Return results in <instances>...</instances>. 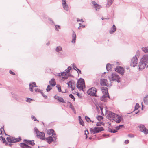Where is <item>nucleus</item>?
<instances>
[{
  "label": "nucleus",
  "instance_id": "obj_1",
  "mask_svg": "<svg viewBox=\"0 0 148 148\" xmlns=\"http://www.w3.org/2000/svg\"><path fill=\"white\" fill-rule=\"evenodd\" d=\"M148 62V56L144 55L140 60L139 65V69L141 70L144 69Z\"/></svg>",
  "mask_w": 148,
  "mask_h": 148
},
{
  "label": "nucleus",
  "instance_id": "obj_2",
  "mask_svg": "<svg viewBox=\"0 0 148 148\" xmlns=\"http://www.w3.org/2000/svg\"><path fill=\"white\" fill-rule=\"evenodd\" d=\"M76 86L79 90H82L85 87L84 80L82 78L79 79L77 82Z\"/></svg>",
  "mask_w": 148,
  "mask_h": 148
},
{
  "label": "nucleus",
  "instance_id": "obj_3",
  "mask_svg": "<svg viewBox=\"0 0 148 148\" xmlns=\"http://www.w3.org/2000/svg\"><path fill=\"white\" fill-rule=\"evenodd\" d=\"M109 79L110 81H115L119 82L120 77L114 73H110L108 76Z\"/></svg>",
  "mask_w": 148,
  "mask_h": 148
},
{
  "label": "nucleus",
  "instance_id": "obj_4",
  "mask_svg": "<svg viewBox=\"0 0 148 148\" xmlns=\"http://www.w3.org/2000/svg\"><path fill=\"white\" fill-rule=\"evenodd\" d=\"M103 130V128L101 127L92 128L90 129V132L92 134L99 133Z\"/></svg>",
  "mask_w": 148,
  "mask_h": 148
},
{
  "label": "nucleus",
  "instance_id": "obj_5",
  "mask_svg": "<svg viewBox=\"0 0 148 148\" xmlns=\"http://www.w3.org/2000/svg\"><path fill=\"white\" fill-rule=\"evenodd\" d=\"M7 140L9 142L16 143L20 141L21 140V138L20 137L18 138H15L14 137L10 136L7 137Z\"/></svg>",
  "mask_w": 148,
  "mask_h": 148
},
{
  "label": "nucleus",
  "instance_id": "obj_6",
  "mask_svg": "<svg viewBox=\"0 0 148 148\" xmlns=\"http://www.w3.org/2000/svg\"><path fill=\"white\" fill-rule=\"evenodd\" d=\"M68 73H66L65 72L61 73L58 74V75L60 77V78L62 80H64L68 78Z\"/></svg>",
  "mask_w": 148,
  "mask_h": 148
},
{
  "label": "nucleus",
  "instance_id": "obj_7",
  "mask_svg": "<svg viewBox=\"0 0 148 148\" xmlns=\"http://www.w3.org/2000/svg\"><path fill=\"white\" fill-rule=\"evenodd\" d=\"M87 93L88 95L92 96H96V89L94 87H92L87 91Z\"/></svg>",
  "mask_w": 148,
  "mask_h": 148
},
{
  "label": "nucleus",
  "instance_id": "obj_8",
  "mask_svg": "<svg viewBox=\"0 0 148 148\" xmlns=\"http://www.w3.org/2000/svg\"><path fill=\"white\" fill-rule=\"evenodd\" d=\"M35 132L37 134V137L40 139L45 140V134L43 132H40L38 130L36 129Z\"/></svg>",
  "mask_w": 148,
  "mask_h": 148
},
{
  "label": "nucleus",
  "instance_id": "obj_9",
  "mask_svg": "<svg viewBox=\"0 0 148 148\" xmlns=\"http://www.w3.org/2000/svg\"><path fill=\"white\" fill-rule=\"evenodd\" d=\"M67 84L68 86L70 87L72 90H73L75 88V82L73 80H72L69 81Z\"/></svg>",
  "mask_w": 148,
  "mask_h": 148
},
{
  "label": "nucleus",
  "instance_id": "obj_10",
  "mask_svg": "<svg viewBox=\"0 0 148 148\" xmlns=\"http://www.w3.org/2000/svg\"><path fill=\"white\" fill-rule=\"evenodd\" d=\"M138 59L136 56L133 57L132 59L130 65L134 67L137 65Z\"/></svg>",
  "mask_w": 148,
  "mask_h": 148
},
{
  "label": "nucleus",
  "instance_id": "obj_11",
  "mask_svg": "<svg viewBox=\"0 0 148 148\" xmlns=\"http://www.w3.org/2000/svg\"><path fill=\"white\" fill-rule=\"evenodd\" d=\"M116 114L110 111L108 112L107 115V118L110 120H113Z\"/></svg>",
  "mask_w": 148,
  "mask_h": 148
},
{
  "label": "nucleus",
  "instance_id": "obj_12",
  "mask_svg": "<svg viewBox=\"0 0 148 148\" xmlns=\"http://www.w3.org/2000/svg\"><path fill=\"white\" fill-rule=\"evenodd\" d=\"M116 71L118 72L119 73L123 75L124 72V69L123 67L121 66H117L115 69Z\"/></svg>",
  "mask_w": 148,
  "mask_h": 148
},
{
  "label": "nucleus",
  "instance_id": "obj_13",
  "mask_svg": "<svg viewBox=\"0 0 148 148\" xmlns=\"http://www.w3.org/2000/svg\"><path fill=\"white\" fill-rule=\"evenodd\" d=\"M122 119L121 116L116 114L113 120H114L116 123H119L121 121Z\"/></svg>",
  "mask_w": 148,
  "mask_h": 148
},
{
  "label": "nucleus",
  "instance_id": "obj_14",
  "mask_svg": "<svg viewBox=\"0 0 148 148\" xmlns=\"http://www.w3.org/2000/svg\"><path fill=\"white\" fill-rule=\"evenodd\" d=\"M123 127H124L123 125H120L117 127L115 130L110 129H109V132H111L115 133L117 132L118 130Z\"/></svg>",
  "mask_w": 148,
  "mask_h": 148
},
{
  "label": "nucleus",
  "instance_id": "obj_15",
  "mask_svg": "<svg viewBox=\"0 0 148 148\" xmlns=\"http://www.w3.org/2000/svg\"><path fill=\"white\" fill-rule=\"evenodd\" d=\"M139 127L140 131L144 133L145 134H147L148 133V130L146 129L144 125H140Z\"/></svg>",
  "mask_w": 148,
  "mask_h": 148
},
{
  "label": "nucleus",
  "instance_id": "obj_16",
  "mask_svg": "<svg viewBox=\"0 0 148 148\" xmlns=\"http://www.w3.org/2000/svg\"><path fill=\"white\" fill-rule=\"evenodd\" d=\"M54 97L59 102H62L63 103H65L66 102L63 99L60 97H59L57 95H55L54 96Z\"/></svg>",
  "mask_w": 148,
  "mask_h": 148
},
{
  "label": "nucleus",
  "instance_id": "obj_17",
  "mask_svg": "<svg viewBox=\"0 0 148 148\" xmlns=\"http://www.w3.org/2000/svg\"><path fill=\"white\" fill-rule=\"evenodd\" d=\"M47 134L49 135H52V136L54 137H56L55 132L54 130L53 129H50L48 130L47 131Z\"/></svg>",
  "mask_w": 148,
  "mask_h": 148
},
{
  "label": "nucleus",
  "instance_id": "obj_18",
  "mask_svg": "<svg viewBox=\"0 0 148 148\" xmlns=\"http://www.w3.org/2000/svg\"><path fill=\"white\" fill-rule=\"evenodd\" d=\"M62 3L63 8L66 11L68 10V7L67 4L66 3V0H62Z\"/></svg>",
  "mask_w": 148,
  "mask_h": 148
},
{
  "label": "nucleus",
  "instance_id": "obj_19",
  "mask_svg": "<svg viewBox=\"0 0 148 148\" xmlns=\"http://www.w3.org/2000/svg\"><path fill=\"white\" fill-rule=\"evenodd\" d=\"M107 80L106 79H103L101 80L100 84L101 86H107Z\"/></svg>",
  "mask_w": 148,
  "mask_h": 148
},
{
  "label": "nucleus",
  "instance_id": "obj_20",
  "mask_svg": "<svg viewBox=\"0 0 148 148\" xmlns=\"http://www.w3.org/2000/svg\"><path fill=\"white\" fill-rule=\"evenodd\" d=\"M101 90H102V92L103 93L104 95H106V94L108 95V89L106 87H102L101 88Z\"/></svg>",
  "mask_w": 148,
  "mask_h": 148
},
{
  "label": "nucleus",
  "instance_id": "obj_21",
  "mask_svg": "<svg viewBox=\"0 0 148 148\" xmlns=\"http://www.w3.org/2000/svg\"><path fill=\"white\" fill-rule=\"evenodd\" d=\"M29 86L30 90L32 92L33 91V88L34 87L36 86V84L34 82H33L32 84H30Z\"/></svg>",
  "mask_w": 148,
  "mask_h": 148
},
{
  "label": "nucleus",
  "instance_id": "obj_22",
  "mask_svg": "<svg viewBox=\"0 0 148 148\" xmlns=\"http://www.w3.org/2000/svg\"><path fill=\"white\" fill-rule=\"evenodd\" d=\"M50 85L53 87L56 84V82L54 78H52L49 81Z\"/></svg>",
  "mask_w": 148,
  "mask_h": 148
},
{
  "label": "nucleus",
  "instance_id": "obj_23",
  "mask_svg": "<svg viewBox=\"0 0 148 148\" xmlns=\"http://www.w3.org/2000/svg\"><path fill=\"white\" fill-rule=\"evenodd\" d=\"M20 147L22 148H31V147L28 146L26 143H21L20 144Z\"/></svg>",
  "mask_w": 148,
  "mask_h": 148
},
{
  "label": "nucleus",
  "instance_id": "obj_24",
  "mask_svg": "<svg viewBox=\"0 0 148 148\" xmlns=\"http://www.w3.org/2000/svg\"><path fill=\"white\" fill-rule=\"evenodd\" d=\"M72 40L71 42L72 43H75L76 40V35L75 32L73 31V33L72 35Z\"/></svg>",
  "mask_w": 148,
  "mask_h": 148
},
{
  "label": "nucleus",
  "instance_id": "obj_25",
  "mask_svg": "<svg viewBox=\"0 0 148 148\" xmlns=\"http://www.w3.org/2000/svg\"><path fill=\"white\" fill-rule=\"evenodd\" d=\"M108 94H106V95H103L100 98V99L101 101L105 102L106 100V98L109 97Z\"/></svg>",
  "mask_w": 148,
  "mask_h": 148
},
{
  "label": "nucleus",
  "instance_id": "obj_26",
  "mask_svg": "<svg viewBox=\"0 0 148 148\" xmlns=\"http://www.w3.org/2000/svg\"><path fill=\"white\" fill-rule=\"evenodd\" d=\"M92 3L94 6L96 8V10H99L101 8V6L99 4H98L96 3L95 1H92Z\"/></svg>",
  "mask_w": 148,
  "mask_h": 148
},
{
  "label": "nucleus",
  "instance_id": "obj_27",
  "mask_svg": "<svg viewBox=\"0 0 148 148\" xmlns=\"http://www.w3.org/2000/svg\"><path fill=\"white\" fill-rule=\"evenodd\" d=\"M25 143L27 145H35L34 140H26Z\"/></svg>",
  "mask_w": 148,
  "mask_h": 148
},
{
  "label": "nucleus",
  "instance_id": "obj_28",
  "mask_svg": "<svg viewBox=\"0 0 148 148\" xmlns=\"http://www.w3.org/2000/svg\"><path fill=\"white\" fill-rule=\"evenodd\" d=\"M44 140H46L49 143H51L53 141V139L52 137L51 136H50L48 138H45Z\"/></svg>",
  "mask_w": 148,
  "mask_h": 148
},
{
  "label": "nucleus",
  "instance_id": "obj_29",
  "mask_svg": "<svg viewBox=\"0 0 148 148\" xmlns=\"http://www.w3.org/2000/svg\"><path fill=\"white\" fill-rule=\"evenodd\" d=\"M116 30V27L114 25L111 28V30L110 31V34H113Z\"/></svg>",
  "mask_w": 148,
  "mask_h": 148
},
{
  "label": "nucleus",
  "instance_id": "obj_30",
  "mask_svg": "<svg viewBox=\"0 0 148 148\" xmlns=\"http://www.w3.org/2000/svg\"><path fill=\"white\" fill-rule=\"evenodd\" d=\"M113 1V0H108V2L106 5L107 7H110L112 4Z\"/></svg>",
  "mask_w": 148,
  "mask_h": 148
},
{
  "label": "nucleus",
  "instance_id": "obj_31",
  "mask_svg": "<svg viewBox=\"0 0 148 148\" xmlns=\"http://www.w3.org/2000/svg\"><path fill=\"white\" fill-rule=\"evenodd\" d=\"M71 68L70 67H69L66 70V71L65 72H65L66 73H68V76H69L70 75V71L71 70Z\"/></svg>",
  "mask_w": 148,
  "mask_h": 148
},
{
  "label": "nucleus",
  "instance_id": "obj_32",
  "mask_svg": "<svg viewBox=\"0 0 148 148\" xmlns=\"http://www.w3.org/2000/svg\"><path fill=\"white\" fill-rule=\"evenodd\" d=\"M52 87H53L51 86L50 85H48L46 90L47 91L49 92L50 91V90L52 89Z\"/></svg>",
  "mask_w": 148,
  "mask_h": 148
},
{
  "label": "nucleus",
  "instance_id": "obj_33",
  "mask_svg": "<svg viewBox=\"0 0 148 148\" xmlns=\"http://www.w3.org/2000/svg\"><path fill=\"white\" fill-rule=\"evenodd\" d=\"M97 119L99 121H101L103 119V117L102 116L99 115L97 117Z\"/></svg>",
  "mask_w": 148,
  "mask_h": 148
},
{
  "label": "nucleus",
  "instance_id": "obj_34",
  "mask_svg": "<svg viewBox=\"0 0 148 148\" xmlns=\"http://www.w3.org/2000/svg\"><path fill=\"white\" fill-rule=\"evenodd\" d=\"M148 101V95L145 97L144 98V102L145 103L147 104Z\"/></svg>",
  "mask_w": 148,
  "mask_h": 148
},
{
  "label": "nucleus",
  "instance_id": "obj_35",
  "mask_svg": "<svg viewBox=\"0 0 148 148\" xmlns=\"http://www.w3.org/2000/svg\"><path fill=\"white\" fill-rule=\"evenodd\" d=\"M96 125L97 126H100L101 125H104V124L103 122H98L97 123Z\"/></svg>",
  "mask_w": 148,
  "mask_h": 148
},
{
  "label": "nucleus",
  "instance_id": "obj_36",
  "mask_svg": "<svg viewBox=\"0 0 148 148\" xmlns=\"http://www.w3.org/2000/svg\"><path fill=\"white\" fill-rule=\"evenodd\" d=\"M106 68L108 70L110 69L111 68V65L110 64H107L106 66Z\"/></svg>",
  "mask_w": 148,
  "mask_h": 148
},
{
  "label": "nucleus",
  "instance_id": "obj_37",
  "mask_svg": "<svg viewBox=\"0 0 148 148\" xmlns=\"http://www.w3.org/2000/svg\"><path fill=\"white\" fill-rule=\"evenodd\" d=\"M3 126L1 127V128H0V135L3 134L4 132V130L3 129Z\"/></svg>",
  "mask_w": 148,
  "mask_h": 148
},
{
  "label": "nucleus",
  "instance_id": "obj_38",
  "mask_svg": "<svg viewBox=\"0 0 148 148\" xmlns=\"http://www.w3.org/2000/svg\"><path fill=\"white\" fill-rule=\"evenodd\" d=\"M74 69L75 70H76L77 71V72L78 74L79 75V74L81 73V72L80 70L78 69L76 67H75V68H74Z\"/></svg>",
  "mask_w": 148,
  "mask_h": 148
},
{
  "label": "nucleus",
  "instance_id": "obj_39",
  "mask_svg": "<svg viewBox=\"0 0 148 148\" xmlns=\"http://www.w3.org/2000/svg\"><path fill=\"white\" fill-rule=\"evenodd\" d=\"M62 49L60 47H58L56 48V51L57 52H59L62 50Z\"/></svg>",
  "mask_w": 148,
  "mask_h": 148
},
{
  "label": "nucleus",
  "instance_id": "obj_40",
  "mask_svg": "<svg viewBox=\"0 0 148 148\" xmlns=\"http://www.w3.org/2000/svg\"><path fill=\"white\" fill-rule=\"evenodd\" d=\"M142 49L143 51L145 53H147L148 51V47L145 48H142Z\"/></svg>",
  "mask_w": 148,
  "mask_h": 148
},
{
  "label": "nucleus",
  "instance_id": "obj_41",
  "mask_svg": "<svg viewBox=\"0 0 148 148\" xmlns=\"http://www.w3.org/2000/svg\"><path fill=\"white\" fill-rule=\"evenodd\" d=\"M85 119L86 121L88 122H91V121L90 118L87 116H85Z\"/></svg>",
  "mask_w": 148,
  "mask_h": 148
},
{
  "label": "nucleus",
  "instance_id": "obj_42",
  "mask_svg": "<svg viewBox=\"0 0 148 148\" xmlns=\"http://www.w3.org/2000/svg\"><path fill=\"white\" fill-rule=\"evenodd\" d=\"M89 134V132L88 130H87L85 131V133L84 134L86 136V138H87L88 136H87V135H88Z\"/></svg>",
  "mask_w": 148,
  "mask_h": 148
},
{
  "label": "nucleus",
  "instance_id": "obj_43",
  "mask_svg": "<svg viewBox=\"0 0 148 148\" xmlns=\"http://www.w3.org/2000/svg\"><path fill=\"white\" fill-rule=\"evenodd\" d=\"M56 87L58 88L59 91L61 92V86L59 85H57Z\"/></svg>",
  "mask_w": 148,
  "mask_h": 148
},
{
  "label": "nucleus",
  "instance_id": "obj_44",
  "mask_svg": "<svg viewBox=\"0 0 148 148\" xmlns=\"http://www.w3.org/2000/svg\"><path fill=\"white\" fill-rule=\"evenodd\" d=\"M140 106L137 103L135 106V110H137L140 107Z\"/></svg>",
  "mask_w": 148,
  "mask_h": 148
},
{
  "label": "nucleus",
  "instance_id": "obj_45",
  "mask_svg": "<svg viewBox=\"0 0 148 148\" xmlns=\"http://www.w3.org/2000/svg\"><path fill=\"white\" fill-rule=\"evenodd\" d=\"M79 123L80 124V125H81L82 126H84V122H83V121L82 120V119H79Z\"/></svg>",
  "mask_w": 148,
  "mask_h": 148
},
{
  "label": "nucleus",
  "instance_id": "obj_46",
  "mask_svg": "<svg viewBox=\"0 0 148 148\" xmlns=\"http://www.w3.org/2000/svg\"><path fill=\"white\" fill-rule=\"evenodd\" d=\"M0 139L3 142V143L5 142V138L2 136H1L0 137Z\"/></svg>",
  "mask_w": 148,
  "mask_h": 148
},
{
  "label": "nucleus",
  "instance_id": "obj_47",
  "mask_svg": "<svg viewBox=\"0 0 148 148\" xmlns=\"http://www.w3.org/2000/svg\"><path fill=\"white\" fill-rule=\"evenodd\" d=\"M69 97H71V98L73 100H75V99L73 95H72L71 94L69 95Z\"/></svg>",
  "mask_w": 148,
  "mask_h": 148
},
{
  "label": "nucleus",
  "instance_id": "obj_48",
  "mask_svg": "<svg viewBox=\"0 0 148 148\" xmlns=\"http://www.w3.org/2000/svg\"><path fill=\"white\" fill-rule=\"evenodd\" d=\"M56 29V30L58 31V29H60V26L59 25H56L55 26Z\"/></svg>",
  "mask_w": 148,
  "mask_h": 148
},
{
  "label": "nucleus",
  "instance_id": "obj_49",
  "mask_svg": "<svg viewBox=\"0 0 148 148\" xmlns=\"http://www.w3.org/2000/svg\"><path fill=\"white\" fill-rule=\"evenodd\" d=\"M32 100L31 99L28 98L26 101L27 102H30V101H31Z\"/></svg>",
  "mask_w": 148,
  "mask_h": 148
},
{
  "label": "nucleus",
  "instance_id": "obj_50",
  "mask_svg": "<svg viewBox=\"0 0 148 148\" xmlns=\"http://www.w3.org/2000/svg\"><path fill=\"white\" fill-rule=\"evenodd\" d=\"M129 140H126L124 142L126 144H127L128 143H129Z\"/></svg>",
  "mask_w": 148,
  "mask_h": 148
},
{
  "label": "nucleus",
  "instance_id": "obj_51",
  "mask_svg": "<svg viewBox=\"0 0 148 148\" xmlns=\"http://www.w3.org/2000/svg\"><path fill=\"white\" fill-rule=\"evenodd\" d=\"M32 119H34V121H38L37 119H36V118H35V117L33 116L32 117Z\"/></svg>",
  "mask_w": 148,
  "mask_h": 148
},
{
  "label": "nucleus",
  "instance_id": "obj_52",
  "mask_svg": "<svg viewBox=\"0 0 148 148\" xmlns=\"http://www.w3.org/2000/svg\"><path fill=\"white\" fill-rule=\"evenodd\" d=\"M128 136L132 138L134 137V136L132 134H129L128 135Z\"/></svg>",
  "mask_w": 148,
  "mask_h": 148
},
{
  "label": "nucleus",
  "instance_id": "obj_53",
  "mask_svg": "<svg viewBox=\"0 0 148 148\" xmlns=\"http://www.w3.org/2000/svg\"><path fill=\"white\" fill-rule=\"evenodd\" d=\"M10 73L11 74L13 75H15V73L14 72H13V71H11V70L10 71Z\"/></svg>",
  "mask_w": 148,
  "mask_h": 148
},
{
  "label": "nucleus",
  "instance_id": "obj_54",
  "mask_svg": "<svg viewBox=\"0 0 148 148\" xmlns=\"http://www.w3.org/2000/svg\"><path fill=\"white\" fill-rule=\"evenodd\" d=\"M41 93L42 94V95L45 98L47 97V96L46 95H43V93L42 92H41Z\"/></svg>",
  "mask_w": 148,
  "mask_h": 148
},
{
  "label": "nucleus",
  "instance_id": "obj_55",
  "mask_svg": "<svg viewBox=\"0 0 148 148\" xmlns=\"http://www.w3.org/2000/svg\"><path fill=\"white\" fill-rule=\"evenodd\" d=\"M35 91L36 92H39L40 91V90L38 89H37L36 90H35Z\"/></svg>",
  "mask_w": 148,
  "mask_h": 148
},
{
  "label": "nucleus",
  "instance_id": "obj_56",
  "mask_svg": "<svg viewBox=\"0 0 148 148\" xmlns=\"http://www.w3.org/2000/svg\"><path fill=\"white\" fill-rule=\"evenodd\" d=\"M5 144H6L7 145H9L10 146H11V145H12V144L11 143H10V144H8L7 143H5Z\"/></svg>",
  "mask_w": 148,
  "mask_h": 148
},
{
  "label": "nucleus",
  "instance_id": "obj_57",
  "mask_svg": "<svg viewBox=\"0 0 148 148\" xmlns=\"http://www.w3.org/2000/svg\"><path fill=\"white\" fill-rule=\"evenodd\" d=\"M70 103V106H71L70 107H71V108H72V109H73V108H72V105H71V103Z\"/></svg>",
  "mask_w": 148,
  "mask_h": 148
},
{
  "label": "nucleus",
  "instance_id": "obj_58",
  "mask_svg": "<svg viewBox=\"0 0 148 148\" xmlns=\"http://www.w3.org/2000/svg\"><path fill=\"white\" fill-rule=\"evenodd\" d=\"M102 20H103L106 19L105 18H102Z\"/></svg>",
  "mask_w": 148,
  "mask_h": 148
},
{
  "label": "nucleus",
  "instance_id": "obj_59",
  "mask_svg": "<svg viewBox=\"0 0 148 148\" xmlns=\"http://www.w3.org/2000/svg\"><path fill=\"white\" fill-rule=\"evenodd\" d=\"M38 148H39V147H38Z\"/></svg>",
  "mask_w": 148,
  "mask_h": 148
}]
</instances>
